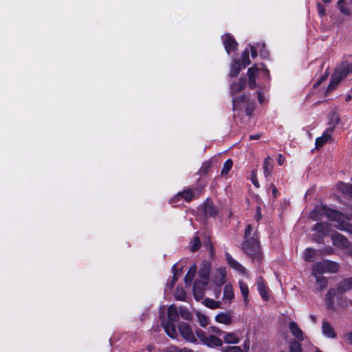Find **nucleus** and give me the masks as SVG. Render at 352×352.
<instances>
[{
	"label": "nucleus",
	"mask_w": 352,
	"mask_h": 352,
	"mask_svg": "<svg viewBox=\"0 0 352 352\" xmlns=\"http://www.w3.org/2000/svg\"><path fill=\"white\" fill-rule=\"evenodd\" d=\"M344 79L342 78L338 74H337L336 72L333 74L331 76V80L330 82V84L328 87V91H331L334 89L337 85L339 84L340 80Z\"/></svg>",
	"instance_id": "nucleus-30"
},
{
	"label": "nucleus",
	"mask_w": 352,
	"mask_h": 352,
	"mask_svg": "<svg viewBox=\"0 0 352 352\" xmlns=\"http://www.w3.org/2000/svg\"><path fill=\"white\" fill-rule=\"evenodd\" d=\"M352 289V277L346 278L341 281L338 286V292L343 294Z\"/></svg>",
	"instance_id": "nucleus-20"
},
{
	"label": "nucleus",
	"mask_w": 352,
	"mask_h": 352,
	"mask_svg": "<svg viewBox=\"0 0 352 352\" xmlns=\"http://www.w3.org/2000/svg\"><path fill=\"white\" fill-rule=\"evenodd\" d=\"M338 305L342 307H346L352 305V301L346 297H341L339 300Z\"/></svg>",
	"instance_id": "nucleus-50"
},
{
	"label": "nucleus",
	"mask_w": 352,
	"mask_h": 352,
	"mask_svg": "<svg viewBox=\"0 0 352 352\" xmlns=\"http://www.w3.org/2000/svg\"><path fill=\"white\" fill-rule=\"evenodd\" d=\"M226 269L224 267L218 268L214 274V282L216 285L221 286L225 283Z\"/></svg>",
	"instance_id": "nucleus-17"
},
{
	"label": "nucleus",
	"mask_w": 352,
	"mask_h": 352,
	"mask_svg": "<svg viewBox=\"0 0 352 352\" xmlns=\"http://www.w3.org/2000/svg\"><path fill=\"white\" fill-rule=\"evenodd\" d=\"M257 288L261 298L264 300H267L269 299L268 288L265 286L264 280L262 278H259L257 280Z\"/></svg>",
	"instance_id": "nucleus-19"
},
{
	"label": "nucleus",
	"mask_w": 352,
	"mask_h": 352,
	"mask_svg": "<svg viewBox=\"0 0 352 352\" xmlns=\"http://www.w3.org/2000/svg\"><path fill=\"white\" fill-rule=\"evenodd\" d=\"M252 227L251 225L247 226L245 230V238L246 239H249L250 238H255L254 234L252 236Z\"/></svg>",
	"instance_id": "nucleus-53"
},
{
	"label": "nucleus",
	"mask_w": 352,
	"mask_h": 352,
	"mask_svg": "<svg viewBox=\"0 0 352 352\" xmlns=\"http://www.w3.org/2000/svg\"><path fill=\"white\" fill-rule=\"evenodd\" d=\"M340 119H339V117L335 113H333L330 115V118H329V122H330V126L329 127H333V129L335 128V126L338 123Z\"/></svg>",
	"instance_id": "nucleus-48"
},
{
	"label": "nucleus",
	"mask_w": 352,
	"mask_h": 352,
	"mask_svg": "<svg viewBox=\"0 0 352 352\" xmlns=\"http://www.w3.org/2000/svg\"><path fill=\"white\" fill-rule=\"evenodd\" d=\"M317 8H318V14L321 16H324L325 14V11H324V6L320 3H318L317 4Z\"/></svg>",
	"instance_id": "nucleus-58"
},
{
	"label": "nucleus",
	"mask_w": 352,
	"mask_h": 352,
	"mask_svg": "<svg viewBox=\"0 0 352 352\" xmlns=\"http://www.w3.org/2000/svg\"><path fill=\"white\" fill-rule=\"evenodd\" d=\"M335 72L342 78H345L349 74L352 73V62L343 61Z\"/></svg>",
	"instance_id": "nucleus-11"
},
{
	"label": "nucleus",
	"mask_w": 352,
	"mask_h": 352,
	"mask_svg": "<svg viewBox=\"0 0 352 352\" xmlns=\"http://www.w3.org/2000/svg\"><path fill=\"white\" fill-rule=\"evenodd\" d=\"M196 271H197V266L195 265H191V267H190L188 273L186 274L185 278H184V281H185L186 285H190V283L195 276Z\"/></svg>",
	"instance_id": "nucleus-32"
},
{
	"label": "nucleus",
	"mask_w": 352,
	"mask_h": 352,
	"mask_svg": "<svg viewBox=\"0 0 352 352\" xmlns=\"http://www.w3.org/2000/svg\"><path fill=\"white\" fill-rule=\"evenodd\" d=\"M221 352H243L242 348L239 346L221 347Z\"/></svg>",
	"instance_id": "nucleus-44"
},
{
	"label": "nucleus",
	"mask_w": 352,
	"mask_h": 352,
	"mask_svg": "<svg viewBox=\"0 0 352 352\" xmlns=\"http://www.w3.org/2000/svg\"><path fill=\"white\" fill-rule=\"evenodd\" d=\"M247 81L245 78H241L238 81H234L230 85V94L232 96L233 110L238 109V106L241 103H248V98L245 94L240 96H236V94L242 91L246 86Z\"/></svg>",
	"instance_id": "nucleus-2"
},
{
	"label": "nucleus",
	"mask_w": 352,
	"mask_h": 352,
	"mask_svg": "<svg viewBox=\"0 0 352 352\" xmlns=\"http://www.w3.org/2000/svg\"><path fill=\"white\" fill-rule=\"evenodd\" d=\"M164 352H193L192 351L187 349H184L183 350L179 349L175 346H170L168 347Z\"/></svg>",
	"instance_id": "nucleus-51"
},
{
	"label": "nucleus",
	"mask_w": 352,
	"mask_h": 352,
	"mask_svg": "<svg viewBox=\"0 0 352 352\" xmlns=\"http://www.w3.org/2000/svg\"><path fill=\"white\" fill-rule=\"evenodd\" d=\"M195 195V192H193L192 190L188 189L177 193V195L173 199H171L170 201L171 203H173L176 201H179L180 199H184L185 201L188 202L192 199Z\"/></svg>",
	"instance_id": "nucleus-18"
},
{
	"label": "nucleus",
	"mask_w": 352,
	"mask_h": 352,
	"mask_svg": "<svg viewBox=\"0 0 352 352\" xmlns=\"http://www.w3.org/2000/svg\"><path fill=\"white\" fill-rule=\"evenodd\" d=\"M186 296V293L183 289L179 290L177 289V292L175 294V298L176 300H184Z\"/></svg>",
	"instance_id": "nucleus-54"
},
{
	"label": "nucleus",
	"mask_w": 352,
	"mask_h": 352,
	"mask_svg": "<svg viewBox=\"0 0 352 352\" xmlns=\"http://www.w3.org/2000/svg\"><path fill=\"white\" fill-rule=\"evenodd\" d=\"M244 252L254 261L259 262L261 259L260 247L256 238L246 239L243 244Z\"/></svg>",
	"instance_id": "nucleus-4"
},
{
	"label": "nucleus",
	"mask_w": 352,
	"mask_h": 352,
	"mask_svg": "<svg viewBox=\"0 0 352 352\" xmlns=\"http://www.w3.org/2000/svg\"><path fill=\"white\" fill-rule=\"evenodd\" d=\"M203 210L204 212L205 215L208 217H214L217 214V208L212 203H210L208 201L204 204Z\"/></svg>",
	"instance_id": "nucleus-24"
},
{
	"label": "nucleus",
	"mask_w": 352,
	"mask_h": 352,
	"mask_svg": "<svg viewBox=\"0 0 352 352\" xmlns=\"http://www.w3.org/2000/svg\"><path fill=\"white\" fill-rule=\"evenodd\" d=\"M204 344L210 347L221 346L223 344V341L218 337L210 335L207 337Z\"/></svg>",
	"instance_id": "nucleus-25"
},
{
	"label": "nucleus",
	"mask_w": 352,
	"mask_h": 352,
	"mask_svg": "<svg viewBox=\"0 0 352 352\" xmlns=\"http://www.w3.org/2000/svg\"><path fill=\"white\" fill-rule=\"evenodd\" d=\"M211 162H206L203 164L202 166L199 169V173L201 175H206L208 173L211 168Z\"/></svg>",
	"instance_id": "nucleus-46"
},
{
	"label": "nucleus",
	"mask_w": 352,
	"mask_h": 352,
	"mask_svg": "<svg viewBox=\"0 0 352 352\" xmlns=\"http://www.w3.org/2000/svg\"><path fill=\"white\" fill-rule=\"evenodd\" d=\"M324 216H327L329 219L336 221L337 223L335 224L334 226L338 229L346 231L352 234V226L344 221L340 222V221L342 217L341 214L336 211L331 210L325 206H316L309 214L310 218L313 221H318L321 219Z\"/></svg>",
	"instance_id": "nucleus-1"
},
{
	"label": "nucleus",
	"mask_w": 352,
	"mask_h": 352,
	"mask_svg": "<svg viewBox=\"0 0 352 352\" xmlns=\"http://www.w3.org/2000/svg\"><path fill=\"white\" fill-rule=\"evenodd\" d=\"M335 294H336L335 289H331L327 292V294L326 298H325V302L327 305V307L332 310L335 309V305H334Z\"/></svg>",
	"instance_id": "nucleus-26"
},
{
	"label": "nucleus",
	"mask_w": 352,
	"mask_h": 352,
	"mask_svg": "<svg viewBox=\"0 0 352 352\" xmlns=\"http://www.w3.org/2000/svg\"><path fill=\"white\" fill-rule=\"evenodd\" d=\"M316 231L324 235L327 234L329 231V225L325 222L317 223L314 228Z\"/></svg>",
	"instance_id": "nucleus-28"
},
{
	"label": "nucleus",
	"mask_w": 352,
	"mask_h": 352,
	"mask_svg": "<svg viewBox=\"0 0 352 352\" xmlns=\"http://www.w3.org/2000/svg\"><path fill=\"white\" fill-rule=\"evenodd\" d=\"M205 304L208 307H209L210 309H216V308L219 307V306H220L219 302L215 301L212 299H208V298L205 300Z\"/></svg>",
	"instance_id": "nucleus-45"
},
{
	"label": "nucleus",
	"mask_w": 352,
	"mask_h": 352,
	"mask_svg": "<svg viewBox=\"0 0 352 352\" xmlns=\"http://www.w3.org/2000/svg\"><path fill=\"white\" fill-rule=\"evenodd\" d=\"M234 298L233 287L230 284L225 285L223 292V299L230 302Z\"/></svg>",
	"instance_id": "nucleus-29"
},
{
	"label": "nucleus",
	"mask_w": 352,
	"mask_h": 352,
	"mask_svg": "<svg viewBox=\"0 0 352 352\" xmlns=\"http://www.w3.org/2000/svg\"><path fill=\"white\" fill-rule=\"evenodd\" d=\"M256 74H262L264 77L267 78H270L269 70L267 68L264 67L263 65H261V67L257 66Z\"/></svg>",
	"instance_id": "nucleus-47"
},
{
	"label": "nucleus",
	"mask_w": 352,
	"mask_h": 352,
	"mask_svg": "<svg viewBox=\"0 0 352 352\" xmlns=\"http://www.w3.org/2000/svg\"><path fill=\"white\" fill-rule=\"evenodd\" d=\"M210 267L211 264L209 261H204L201 263L199 270V280L203 281L204 284H208V283Z\"/></svg>",
	"instance_id": "nucleus-7"
},
{
	"label": "nucleus",
	"mask_w": 352,
	"mask_h": 352,
	"mask_svg": "<svg viewBox=\"0 0 352 352\" xmlns=\"http://www.w3.org/2000/svg\"><path fill=\"white\" fill-rule=\"evenodd\" d=\"M273 168V160L270 157H266L263 163V172L267 179L272 175Z\"/></svg>",
	"instance_id": "nucleus-22"
},
{
	"label": "nucleus",
	"mask_w": 352,
	"mask_h": 352,
	"mask_svg": "<svg viewBox=\"0 0 352 352\" xmlns=\"http://www.w3.org/2000/svg\"><path fill=\"white\" fill-rule=\"evenodd\" d=\"M317 254V251L313 248H307L304 252V259L307 262H311Z\"/></svg>",
	"instance_id": "nucleus-33"
},
{
	"label": "nucleus",
	"mask_w": 352,
	"mask_h": 352,
	"mask_svg": "<svg viewBox=\"0 0 352 352\" xmlns=\"http://www.w3.org/2000/svg\"><path fill=\"white\" fill-rule=\"evenodd\" d=\"M179 331L181 336L187 341L190 342H195L196 338L192 332L190 325L186 322H181L178 327Z\"/></svg>",
	"instance_id": "nucleus-5"
},
{
	"label": "nucleus",
	"mask_w": 352,
	"mask_h": 352,
	"mask_svg": "<svg viewBox=\"0 0 352 352\" xmlns=\"http://www.w3.org/2000/svg\"><path fill=\"white\" fill-rule=\"evenodd\" d=\"M301 341L292 340L289 343L290 352H302Z\"/></svg>",
	"instance_id": "nucleus-39"
},
{
	"label": "nucleus",
	"mask_w": 352,
	"mask_h": 352,
	"mask_svg": "<svg viewBox=\"0 0 352 352\" xmlns=\"http://www.w3.org/2000/svg\"><path fill=\"white\" fill-rule=\"evenodd\" d=\"M179 315L183 319L186 320H191L192 319V314L185 307L179 308Z\"/></svg>",
	"instance_id": "nucleus-41"
},
{
	"label": "nucleus",
	"mask_w": 352,
	"mask_h": 352,
	"mask_svg": "<svg viewBox=\"0 0 352 352\" xmlns=\"http://www.w3.org/2000/svg\"><path fill=\"white\" fill-rule=\"evenodd\" d=\"M232 166V161L231 160H227L224 164L223 168L221 171V175L222 176L227 175V173L230 171Z\"/></svg>",
	"instance_id": "nucleus-43"
},
{
	"label": "nucleus",
	"mask_w": 352,
	"mask_h": 352,
	"mask_svg": "<svg viewBox=\"0 0 352 352\" xmlns=\"http://www.w3.org/2000/svg\"><path fill=\"white\" fill-rule=\"evenodd\" d=\"M162 325L165 332L170 338H176L177 337V332L173 322H162Z\"/></svg>",
	"instance_id": "nucleus-21"
},
{
	"label": "nucleus",
	"mask_w": 352,
	"mask_h": 352,
	"mask_svg": "<svg viewBox=\"0 0 352 352\" xmlns=\"http://www.w3.org/2000/svg\"><path fill=\"white\" fill-rule=\"evenodd\" d=\"M333 245L340 250H348L350 243L348 239L340 233H335L331 236Z\"/></svg>",
	"instance_id": "nucleus-6"
},
{
	"label": "nucleus",
	"mask_w": 352,
	"mask_h": 352,
	"mask_svg": "<svg viewBox=\"0 0 352 352\" xmlns=\"http://www.w3.org/2000/svg\"><path fill=\"white\" fill-rule=\"evenodd\" d=\"M239 287H240L241 294L243 297L244 301L245 302H247L248 299V295H249L248 286L247 285V284L245 283H244L242 280H240L239 281Z\"/></svg>",
	"instance_id": "nucleus-37"
},
{
	"label": "nucleus",
	"mask_w": 352,
	"mask_h": 352,
	"mask_svg": "<svg viewBox=\"0 0 352 352\" xmlns=\"http://www.w3.org/2000/svg\"><path fill=\"white\" fill-rule=\"evenodd\" d=\"M323 252H324L325 254H332L333 253V249L331 247L329 248H326L324 250H323Z\"/></svg>",
	"instance_id": "nucleus-62"
},
{
	"label": "nucleus",
	"mask_w": 352,
	"mask_h": 352,
	"mask_svg": "<svg viewBox=\"0 0 352 352\" xmlns=\"http://www.w3.org/2000/svg\"><path fill=\"white\" fill-rule=\"evenodd\" d=\"M222 41L224 47L228 54H230L231 51H234L236 49L238 44L230 34H224L222 36Z\"/></svg>",
	"instance_id": "nucleus-8"
},
{
	"label": "nucleus",
	"mask_w": 352,
	"mask_h": 352,
	"mask_svg": "<svg viewBox=\"0 0 352 352\" xmlns=\"http://www.w3.org/2000/svg\"><path fill=\"white\" fill-rule=\"evenodd\" d=\"M226 258L228 264L232 268H233L234 270L237 271L239 273L243 276L247 275L245 268L242 265H241L238 261H235L229 253L226 254Z\"/></svg>",
	"instance_id": "nucleus-9"
},
{
	"label": "nucleus",
	"mask_w": 352,
	"mask_h": 352,
	"mask_svg": "<svg viewBox=\"0 0 352 352\" xmlns=\"http://www.w3.org/2000/svg\"><path fill=\"white\" fill-rule=\"evenodd\" d=\"M289 329L292 336L295 337L296 340L303 341L305 339V335L302 330L299 327L298 324L292 321L289 323Z\"/></svg>",
	"instance_id": "nucleus-10"
},
{
	"label": "nucleus",
	"mask_w": 352,
	"mask_h": 352,
	"mask_svg": "<svg viewBox=\"0 0 352 352\" xmlns=\"http://www.w3.org/2000/svg\"><path fill=\"white\" fill-rule=\"evenodd\" d=\"M255 47L257 48V50H259L261 56L263 58H266L268 54L265 51V45L264 43H257Z\"/></svg>",
	"instance_id": "nucleus-49"
},
{
	"label": "nucleus",
	"mask_w": 352,
	"mask_h": 352,
	"mask_svg": "<svg viewBox=\"0 0 352 352\" xmlns=\"http://www.w3.org/2000/svg\"><path fill=\"white\" fill-rule=\"evenodd\" d=\"M215 320L218 323L230 325L233 322L232 314L230 311L220 312L215 316Z\"/></svg>",
	"instance_id": "nucleus-12"
},
{
	"label": "nucleus",
	"mask_w": 352,
	"mask_h": 352,
	"mask_svg": "<svg viewBox=\"0 0 352 352\" xmlns=\"http://www.w3.org/2000/svg\"><path fill=\"white\" fill-rule=\"evenodd\" d=\"M204 245L209 250L212 249V244L210 239H207V241L204 242Z\"/></svg>",
	"instance_id": "nucleus-61"
},
{
	"label": "nucleus",
	"mask_w": 352,
	"mask_h": 352,
	"mask_svg": "<svg viewBox=\"0 0 352 352\" xmlns=\"http://www.w3.org/2000/svg\"><path fill=\"white\" fill-rule=\"evenodd\" d=\"M251 180L255 187L258 188L260 186L254 171L252 173Z\"/></svg>",
	"instance_id": "nucleus-56"
},
{
	"label": "nucleus",
	"mask_w": 352,
	"mask_h": 352,
	"mask_svg": "<svg viewBox=\"0 0 352 352\" xmlns=\"http://www.w3.org/2000/svg\"><path fill=\"white\" fill-rule=\"evenodd\" d=\"M261 136V133H257L256 135H250V140H258Z\"/></svg>",
	"instance_id": "nucleus-63"
},
{
	"label": "nucleus",
	"mask_w": 352,
	"mask_h": 352,
	"mask_svg": "<svg viewBox=\"0 0 352 352\" xmlns=\"http://www.w3.org/2000/svg\"><path fill=\"white\" fill-rule=\"evenodd\" d=\"M257 65L250 67L248 70V75L249 78L248 85L251 89H254L256 86V75Z\"/></svg>",
	"instance_id": "nucleus-23"
},
{
	"label": "nucleus",
	"mask_w": 352,
	"mask_h": 352,
	"mask_svg": "<svg viewBox=\"0 0 352 352\" xmlns=\"http://www.w3.org/2000/svg\"><path fill=\"white\" fill-rule=\"evenodd\" d=\"M316 278V284L320 290H322L327 286V279L322 275L314 276Z\"/></svg>",
	"instance_id": "nucleus-36"
},
{
	"label": "nucleus",
	"mask_w": 352,
	"mask_h": 352,
	"mask_svg": "<svg viewBox=\"0 0 352 352\" xmlns=\"http://www.w3.org/2000/svg\"><path fill=\"white\" fill-rule=\"evenodd\" d=\"M322 333L329 338H336L337 335L333 326L327 321H323L322 324Z\"/></svg>",
	"instance_id": "nucleus-15"
},
{
	"label": "nucleus",
	"mask_w": 352,
	"mask_h": 352,
	"mask_svg": "<svg viewBox=\"0 0 352 352\" xmlns=\"http://www.w3.org/2000/svg\"><path fill=\"white\" fill-rule=\"evenodd\" d=\"M196 336L197 338L201 341V342L204 344L205 340H206L208 336L206 335L204 331H203L201 329H196L195 331Z\"/></svg>",
	"instance_id": "nucleus-52"
},
{
	"label": "nucleus",
	"mask_w": 352,
	"mask_h": 352,
	"mask_svg": "<svg viewBox=\"0 0 352 352\" xmlns=\"http://www.w3.org/2000/svg\"><path fill=\"white\" fill-rule=\"evenodd\" d=\"M223 339V342L228 344H236L241 341L239 335L236 332L224 331Z\"/></svg>",
	"instance_id": "nucleus-14"
},
{
	"label": "nucleus",
	"mask_w": 352,
	"mask_h": 352,
	"mask_svg": "<svg viewBox=\"0 0 352 352\" xmlns=\"http://www.w3.org/2000/svg\"><path fill=\"white\" fill-rule=\"evenodd\" d=\"M201 245L200 239L197 236H194L189 244L190 251L192 252L197 251L201 247Z\"/></svg>",
	"instance_id": "nucleus-35"
},
{
	"label": "nucleus",
	"mask_w": 352,
	"mask_h": 352,
	"mask_svg": "<svg viewBox=\"0 0 352 352\" xmlns=\"http://www.w3.org/2000/svg\"><path fill=\"white\" fill-rule=\"evenodd\" d=\"M340 269V265L332 261L324 260L315 263L311 267L313 276L322 275L324 273H336Z\"/></svg>",
	"instance_id": "nucleus-3"
},
{
	"label": "nucleus",
	"mask_w": 352,
	"mask_h": 352,
	"mask_svg": "<svg viewBox=\"0 0 352 352\" xmlns=\"http://www.w3.org/2000/svg\"><path fill=\"white\" fill-rule=\"evenodd\" d=\"M195 315L198 322L201 327H206L208 324V318L206 315L203 314L200 311H196Z\"/></svg>",
	"instance_id": "nucleus-38"
},
{
	"label": "nucleus",
	"mask_w": 352,
	"mask_h": 352,
	"mask_svg": "<svg viewBox=\"0 0 352 352\" xmlns=\"http://www.w3.org/2000/svg\"><path fill=\"white\" fill-rule=\"evenodd\" d=\"M346 337L347 340H349V343L352 345V332H350L346 335Z\"/></svg>",
	"instance_id": "nucleus-64"
},
{
	"label": "nucleus",
	"mask_w": 352,
	"mask_h": 352,
	"mask_svg": "<svg viewBox=\"0 0 352 352\" xmlns=\"http://www.w3.org/2000/svg\"><path fill=\"white\" fill-rule=\"evenodd\" d=\"M339 188L343 192L344 194L352 197V184L342 183L339 185Z\"/></svg>",
	"instance_id": "nucleus-42"
},
{
	"label": "nucleus",
	"mask_w": 352,
	"mask_h": 352,
	"mask_svg": "<svg viewBox=\"0 0 352 352\" xmlns=\"http://www.w3.org/2000/svg\"><path fill=\"white\" fill-rule=\"evenodd\" d=\"M250 342L249 338H247L245 340L243 344V352H248L250 349Z\"/></svg>",
	"instance_id": "nucleus-57"
},
{
	"label": "nucleus",
	"mask_w": 352,
	"mask_h": 352,
	"mask_svg": "<svg viewBox=\"0 0 352 352\" xmlns=\"http://www.w3.org/2000/svg\"><path fill=\"white\" fill-rule=\"evenodd\" d=\"M168 318L169 322H176L179 319V314L175 305H170L168 309Z\"/></svg>",
	"instance_id": "nucleus-27"
},
{
	"label": "nucleus",
	"mask_w": 352,
	"mask_h": 352,
	"mask_svg": "<svg viewBox=\"0 0 352 352\" xmlns=\"http://www.w3.org/2000/svg\"><path fill=\"white\" fill-rule=\"evenodd\" d=\"M249 47L251 50V54L252 58H255L257 56V48L254 45H249Z\"/></svg>",
	"instance_id": "nucleus-60"
},
{
	"label": "nucleus",
	"mask_w": 352,
	"mask_h": 352,
	"mask_svg": "<svg viewBox=\"0 0 352 352\" xmlns=\"http://www.w3.org/2000/svg\"><path fill=\"white\" fill-rule=\"evenodd\" d=\"M338 6L341 12L345 15H349L351 10V5L347 1H338Z\"/></svg>",
	"instance_id": "nucleus-34"
},
{
	"label": "nucleus",
	"mask_w": 352,
	"mask_h": 352,
	"mask_svg": "<svg viewBox=\"0 0 352 352\" xmlns=\"http://www.w3.org/2000/svg\"><path fill=\"white\" fill-rule=\"evenodd\" d=\"M211 331L212 333H214L218 336H223L224 333V331H221V329H219V328L215 327H212Z\"/></svg>",
	"instance_id": "nucleus-59"
},
{
	"label": "nucleus",
	"mask_w": 352,
	"mask_h": 352,
	"mask_svg": "<svg viewBox=\"0 0 352 352\" xmlns=\"http://www.w3.org/2000/svg\"><path fill=\"white\" fill-rule=\"evenodd\" d=\"M241 62L243 68H245L246 66L250 64L249 50L248 48H246L242 53Z\"/></svg>",
	"instance_id": "nucleus-40"
},
{
	"label": "nucleus",
	"mask_w": 352,
	"mask_h": 352,
	"mask_svg": "<svg viewBox=\"0 0 352 352\" xmlns=\"http://www.w3.org/2000/svg\"><path fill=\"white\" fill-rule=\"evenodd\" d=\"M173 279H172V281L170 284V289H171L173 285H175V283L177 282V279H178V277H177V272H175L176 270V265H174L173 266Z\"/></svg>",
	"instance_id": "nucleus-55"
},
{
	"label": "nucleus",
	"mask_w": 352,
	"mask_h": 352,
	"mask_svg": "<svg viewBox=\"0 0 352 352\" xmlns=\"http://www.w3.org/2000/svg\"><path fill=\"white\" fill-rule=\"evenodd\" d=\"M241 69V64L239 60H234L230 65V77L237 76Z\"/></svg>",
	"instance_id": "nucleus-31"
},
{
	"label": "nucleus",
	"mask_w": 352,
	"mask_h": 352,
	"mask_svg": "<svg viewBox=\"0 0 352 352\" xmlns=\"http://www.w3.org/2000/svg\"><path fill=\"white\" fill-rule=\"evenodd\" d=\"M333 132V127H329L322 135L317 138L316 140V146L317 148L323 146L329 140L331 139V133Z\"/></svg>",
	"instance_id": "nucleus-16"
},
{
	"label": "nucleus",
	"mask_w": 352,
	"mask_h": 352,
	"mask_svg": "<svg viewBox=\"0 0 352 352\" xmlns=\"http://www.w3.org/2000/svg\"><path fill=\"white\" fill-rule=\"evenodd\" d=\"M207 285L204 284V282L200 280H195L193 285V294L197 300L202 298Z\"/></svg>",
	"instance_id": "nucleus-13"
}]
</instances>
